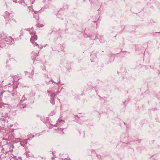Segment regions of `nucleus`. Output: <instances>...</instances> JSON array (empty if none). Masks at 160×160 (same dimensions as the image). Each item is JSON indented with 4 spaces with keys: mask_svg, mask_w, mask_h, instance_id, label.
I'll return each mask as SVG.
<instances>
[{
    "mask_svg": "<svg viewBox=\"0 0 160 160\" xmlns=\"http://www.w3.org/2000/svg\"><path fill=\"white\" fill-rule=\"evenodd\" d=\"M37 39V36L34 35L32 37V38H31V42L33 43V41L35 40H36Z\"/></svg>",
    "mask_w": 160,
    "mask_h": 160,
    "instance_id": "1",
    "label": "nucleus"
},
{
    "mask_svg": "<svg viewBox=\"0 0 160 160\" xmlns=\"http://www.w3.org/2000/svg\"><path fill=\"white\" fill-rule=\"evenodd\" d=\"M35 44H36L37 45H38L37 44V43H35Z\"/></svg>",
    "mask_w": 160,
    "mask_h": 160,
    "instance_id": "2",
    "label": "nucleus"
}]
</instances>
